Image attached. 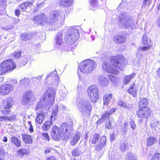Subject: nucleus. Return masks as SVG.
I'll return each instance as SVG.
<instances>
[{
	"label": "nucleus",
	"mask_w": 160,
	"mask_h": 160,
	"mask_svg": "<svg viewBox=\"0 0 160 160\" xmlns=\"http://www.w3.org/2000/svg\"><path fill=\"white\" fill-rule=\"evenodd\" d=\"M129 123L131 126V128L134 130L136 128V125L133 120L131 118L129 121Z\"/></svg>",
	"instance_id": "nucleus-47"
},
{
	"label": "nucleus",
	"mask_w": 160,
	"mask_h": 160,
	"mask_svg": "<svg viewBox=\"0 0 160 160\" xmlns=\"http://www.w3.org/2000/svg\"><path fill=\"white\" fill-rule=\"evenodd\" d=\"M81 151L79 148H76L74 149L72 151V155L75 157L79 156L81 153Z\"/></svg>",
	"instance_id": "nucleus-41"
},
{
	"label": "nucleus",
	"mask_w": 160,
	"mask_h": 160,
	"mask_svg": "<svg viewBox=\"0 0 160 160\" xmlns=\"http://www.w3.org/2000/svg\"><path fill=\"white\" fill-rule=\"evenodd\" d=\"M113 40L115 42L121 44L125 42L126 40V38L123 35L118 34L113 37Z\"/></svg>",
	"instance_id": "nucleus-17"
},
{
	"label": "nucleus",
	"mask_w": 160,
	"mask_h": 160,
	"mask_svg": "<svg viewBox=\"0 0 160 160\" xmlns=\"http://www.w3.org/2000/svg\"><path fill=\"white\" fill-rule=\"evenodd\" d=\"M120 148L122 152H124L128 149V144L125 142H122L120 145Z\"/></svg>",
	"instance_id": "nucleus-39"
},
{
	"label": "nucleus",
	"mask_w": 160,
	"mask_h": 160,
	"mask_svg": "<svg viewBox=\"0 0 160 160\" xmlns=\"http://www.w3.org/2000/svg\"><path fill=\"white\" fill-rule=\"evenodd\" d=\"M98 80L101 85L103 87L106 86L109 82V81L108 79L102 75L99 76Z\"/></svg>",
	"instance_id": "nucleus-23"
},
{
	"label": "nucleus",
	"mask_w": 160,
	"mask_h": 160,
	"mask_svg": "<svg viewBox=\"0 0 160 160\" xmlns=\"http://www.w3.org/2000/svg\"><path fill=\"white\" fill-rule=\"evenodd\" d=\"M137 113L139 118H147L151 114L150 110L148 108H139Z\"/></svg>",
	"instance_id": "nucleus-11"
},
{
	"label": "nucleus",
	"mask_w": 160,
	"mask_h": 160,
	"mask_svg": "<svg viewBox=\"0 0 160 160\" xmlns=\"http://www.w3.org/2000/svg\"><path fill=\"white\" fill-rule=\"evenodd\" d=\"M10 110H5L2 111V114L4 116L9 115L10 114Z\"/></svg>",
	"instance_id": "nucleus-52"
},
{
	"label": "nucleus",
	"mask_w": 160,
	"mask_h": 160,
	"mask_svg": "<svg viewBox=\"0 0 160 160\" xmlns=\"http://www.w3.org/2000/svg\"><path fill=\"white\" fill-rule=\"evenodd\" d=\"M115 123L114 122V120L112 119L110 120V121L107 122L105 124V128L108 129H110L112 126Z\"/></svg>",
	"instance_id": "nucleus-38"
},
{
	"label": "nucleus",
	"mask_w": 160,
	"mask_h": 160,
	"mask_svg": "<svg viewBox=\"0 0 160 160\" xmlns=\"http://www.w3.org/2000/svg\"><path fill=\"white\" fill-rule=\"evenodd\" d=\"M111 63L113 68L111 67L109 64L107 62L102 63V68L103 71L109 73L118 75L119 72L116 68L121 71L123 70V67L126 65V60L123 57L119 56L112 57L111 59Z\"/></svg>",
	"instance_id": "nucleus-1"
},
{
	"label": "nucleus",
	"mask_w": 160,
	"mask_h": 160,
	"mask_svg": "<svg viewBox=\"0 0 160 160\" xmlns=\"http://www.w3.org/2000/svg\"><path fill=\"white\" fill-rule=\"evenodd\" d=\"M72 122L70 124V123L67 122L63 123L60 129L61 130V132H63V133H67L69 132H71V129L72 127Z\"/></svg>",
	"instance_id": "nucleus-15"
},
{
	"label": "nucleus",
	"mask_w": 160,
	"mask_h": 160,
	"mask_svg": "<svg viewBox=\"0 0 160 160\" xmlns=\"http://www.w3.org/2000/svg\"><path fill=\"white\" fill-rule=\"evenodd\" d=\"M157 141L156 138L153 137H150L148 138L147 140V145L148 146L152 145Z\"/></svg>",
	"instance_id": "nucleus-32"
},
{
	"label": "nucleus",
	"mask_w": 160,
	"mask_h": 160,
	"mask_svg": "<svg viewBox=\"0 0 160 160\" xmlns=\"http://www.w3.org/2000/svg\"><path fill=\"white\" fill-rule=\"evenodd\" d=\"M107 141L106 138L105 136H103L101 138L100 143L99 144L96 146L97 150H100L105 146Z\"/></svg>",
	"instance_id": "nucleus-18"
},
{
	"label": "nucleus",
	"mask_w": 160,
	"mask_h": 160,
	"mask_svg": "<svg viewBox=\"0 0 160 160\" xmlns=\"http://www.w3.org/2000/svg\"><path fill=\"white\" fill-rule=\"evenodd\" d=\"M56 94L55 91L52 89H50L48 90L46 93V96L45 98H42L38 103L36 107V110L38 112V115L36 118V121L39 124H42L44 120L45 116L44 112L43 111L41 112H38V110L40 108L42 105V101L45 100L48 101L50 103L53 102L55 99V96Z\"/></svg>",
	"instance_id": "nucleus-2"
},
{
	"label": "nucleus",
	"mask_w": 160,
	"mask_h": 160,
	"mask_svg": "<svg viewBox=\"0 0 160 160\" xmlns=\"http://www.w3.org/2000/svg\"><path fill=\"white\" fill-rule=\"evenodd\" d=\"M73 0H61L60 4L64 7H68L72 5Z\"/></svg>",
	"instance_id": "nucleus-25"
},
{
	"label": "nucleus",
	"mask_w": 160,
	"mask_h": 160,
	"mask_svg": "<svg viewBox=\"0 0 160 160\" xmlns=\"http://www.w3.org/2000/svg\"><path fill=\"white\" fill-rule=\"evenodd\" d=\"M29 4L30 2H25L22 4L20 6L21 8L24 11L26 8L29 6Z\"/></svg>",
	"instance_id": "nucleus-45"
},
{
	"label": "nucleus",
	"mask_w": 160,
	"mask_h": 160,
	"mask_svg": "<svg viewBox=\"0 0 160 160\" xmlns=\"http://www.w3.org/2000/svg\"><path fill=\"white\" fill-rule=\"evenodd\" d=\"M110 115V114L108 112H105L102 114V117L105 120Z\"/></svg>",
	"instance_id": "nucleus-49"
},
{
	"label": "nucleus",
	"mask_w": 160,
	"mask_h": 160,
	"mask_svg": "<svg viewBox=\"0 0 160 160\" xmlns=\"http://www.w3.org/2000/svg\"><path fill=\"white\" fill-rule=\"evenodd\" d=\"M2 101L4 108H9L12 107V98H8L6 100L3 99L2 100Z\"/></svg>",
	"instance_id": "nucleus-20"
},
{
	"label": "nucleus",
	"mask_w": 160,
	"mask_h": 160,
	"mask_svg": "<svg viewBox=\"0 0 160 160\" xmlns=\"http://www.w3.org/2000/svg\"><path fill=\"white\" fill-rule=\"evenodd\" d=\"M76 104L82 116H87L90 115L92 107L88 100L82 98H78Z\"/></svg>",
	"instance_id": "nucleus-3"
},
{
	"label": "nucleus",
	"mask_w": 160,
	"mask_h": 160,
	"mask_svg": "<svg viewBox=\"0 0 160 160\" xmlns=\"http://www.w3.org/2000/svg\"><path fill=\"white\" fill-rule=\"evenodd\" d=\"M68 94L67 91H65L61 92V96L62 98L61 99H63L64 97H66Z\"/></svg>",
	"instance_id": "nucleus-53"
},
{
	"label": "nucleus",
	"mask_w": 160,
	"mask_h": 160,
	"mask_svg": "<svg viewBox=\"0 0 160 160\" xmlns=\"http://www.w3.org/2000/svg\"><path fill=\"white\" fill-rule=\"evenodd\" d=\"M136 159L137 158L134 154L129 152L127 155L126 160H136Z\"/></svg>",
	"instance_id": "nucleus-34"
},
{
	"label": "nucleus",
	"mask_w": 160,
	"mask_h": 160,
	"mask_svg": "<svg viewBox=\"0 0 160 160\" xmlns=\"http://www.w3.org/2000/svg\"><path fill=\"white\" fill-rule=\"evenodd\" d=\"M16 118L15 115H12L9 117L0 116V122L6 121L11 122L15 120Z\"/></svg>",
	"instance_id": "nucleus-24"
},
{
	"label": "nucleus",
	"mask_w": 160,
	"mask_h": 160,
	"mask_svg": "<svg viewBox=\"0 0 160 160\" xmlns=\"http://www.w3.org/2000/svg\"><path fill=\"white\" fill-rule=\"evenodd\" d=\"M89 2L91 6L92 7V10H94L95 8L98 7L97 0H89Z\"/></svg>",
	"instance_id": "nucleus-37"
},
{
	"label": "nucleus",
	"mask_w": 160,
	"mask_h": 160,
	"mask_svg": "<svg viewBox=\"0 0 160 160\" xmlns=\"http://www.w3.org/2000/svg\"><path fill=\"white\" fill-rule=\"evenodd\" d=\"M42 75H40L37 78H33V81H37V82H40L42 80Z\"/></svg>",
	"instance_id": "nucleus-50"
},
{
	"label": "nucleus",
	"mask_w": 160,
	"mask_h": 160,
	"mask_svg": "<svg viewBox=\"0 0 160 160\" xmlns=\"http://www.w3.org/2000/svg\"><path fill=\"white\" fill-rule=\"evenodd\" d=\"M110 139L112 142L114 141L115 138L113 135H112L110 136Z\"/></svg>",
	"instance_id": "nucleus-63"
},
{
	"label": "nucleus",
	"mask_w": 160,
	"mask_h": 160,
	"mask_svg": "<svg viewBox=\"0 0 160 160\" xmlns=\"http://www.w3.org/2000/svg\"><path fill=\"white\" fill-rule=\"evenodd\" d=\"M108 77L110 80L113 83L117 81V78L116 76L111 75H108Z\"/></svg>",
	"instance_id": "nucleus-46"
},
{
	"label": "nucleus",
	"mask_w": 160,
	"mask_h": 160,
	"mask_svg": "<svg viewBox=\"0 0 160 160\" xmlns=\"http://www.w3.org/2000/svg\"><path fill=\"white\" fill-rule=\"evenodd\" d=\"M116 111V109L115 108H111L110 110L108 112L110 114V115L112 114V113L115 112Z\"/></svg>",
	"instance_id": "nucleus-58"
},
{
	"label": "nucleus",
	"mask_w": 160,
	"mask_h": 160,
	"mask_svg": "<svg viewBox=\"0 0 160 160\" xmlns=\"http://www.w3.org/2000/svg\"><path fill=\"white\" fill-rule=\"evenodd\" d=\"M65 15L60 11L54 10L52 11L48 18V24L52 26L58 25L59 21H63Z\"/></svg>",
	"instance_id": "nucleus-5"
},
{
	"label": "nucleus",
	"mask_w": 160,
	"mask_h": 160,
	"mask_svg": "<svg viewBox=\"0 0 160 160\" xmlns=\"http://www.w3.org/2000/svg\"><path fill=\"white\" fill-rule=\"evenodd\" d=\"M58 111V106H56L53 109L50 120L46 121L42 125V128L43 131H47L50 129L53 122L55 121L57 118Z\"/></svg>",
	"instance_id": "nucleus-8"
},
{
	"label": "nucleus",
	"mask_w": 160,
	"mask_h": 160,
	"mask_svg": "<svg viewBox=\"0 0 160 160\" xmlns=\"http://www.w3.org/2000/svg\"><path fill=\"white\" fill-rule=\"evenodd\" d=\"M83 86H82L79 83L78 84V90L79 91H81L82 89H83Z\"/></svg>",
	"instance_id": "nucleus-60"
},
{
	"label": "nucleus",
	"mask_w": 160,
	"mask_h": 160,
	"mask_svg": "<svg viewBox=\"0 0 160 160\" xmlns=\"http://www.w3.org/2000/svg\"><path fill=\"white\" fill-rule=\"evenodd\" d=\"M151 40L150 38H148L145 35L143 36L142 42L144 45L151 44Z\"/></svg>",
	"instance_id": "nucleus-33"
},
{
	"label": "nucleus",
	"mask_w": 160,
	"mask_h": 160,
	"mask_svg": "<svg viewBox=\"0 0 160 160\" xmlns=\"http://www.w3.org/2000/svg\"><path fill=\"white\" fill-rule=\"evenodd\" d=\"M14 89L13 86L11 84H4L0 87V94L2 95L8 94Z\"/></svg>",
	"instance_id": "nucleus-12"
},
{
	"label": "nucleus",
	"mask_w": 160,
	"mask_h": 160,
	"mask_svg": "<svg viewBox=\"0 0 160 160\" xmlns=\"http://www.w3.org/2000/svg\"><path fill=\"white\" fill-rule=\"evenodd\" d=\"M63 33L62 32H59L56 35V37L55 38L56 43L57 46H58L59 48H60V45L63 43V41L62 38Z\"/></svg>",
	"instance_id": "nucleus-19"
},
{
	"label": "nucleus",
	"mask_w": 160,
	"mask_h": 160,
	"mask_svg": "<svg viewBox=\"0 0 160 160\" xmlns=\"http://www.w3.org/2000/svg\"><path fill=\"white\" fill-rule=\"evenodd\" d=\"M154 158L157 160H160V154L158 153L155 154Z\"/></svg>",
	"instance_id": "nucleus-55"
},
{
	"label": "nucleus",
	"mask_w": 160,
	"mask_h": 160,
	"mask_svg": "<svg viewBox=\"0 0 160 160\" xmlns=\"http://www.w3.org/2000/svg\"><path fill=\"white\" fill-rule=\"evenodd\" d=\"M20 13V10L18 9L16 10L15 11V15L17 16H18Z\"/></svg>",
	"instance_id": "nucleus-62"
},
{
	"label": "nucleus",
	"mask_w": 160,
	"mask_h": 160,
	"mask_svg": "<svg viewBox=\"0 0 160 160\" xmlns=\"http://www.w3.org/2000/svg\"><path fill=\"white\" fill-rule=\"evenodd\" d=\"M21 37L22 40L26 41L31 38V35L27 33H22L21 34Z\"/></svg>",
	"instance_id": "nucleus-40"
},
{
	"label": "nucleus",
	"mask_w": 160,
	"mask_h": 160,
	"mask_svg": "<svg viewBox=\"0 0 160 160\" xmlns=\"http://www.w3.org/2000/svg\"><path fill=\"white\" fill-rule=\"evenodd\" d=\"M21 51L16 52L14 55V57L16 58H19L21 55Z\"/></svg>",
	"instance_id": "nucleus-56"
},
{
	"label": "nucleus",
	"mask_w": 160,
	"mask_h": 160,
	"mask_svg": "<svg viewBox=\"0 0 160 160\" xmlns=\"http://www.w3.org/2000/svg\"><path fill=\"white\" fill-rule=\"evenodd\" d=\"M105 121L104 119H103L102 117L101 118L99 119L98 121L97 122V124L98 125H99L100 124L103 123V122Z\"/></svg>",
	"instance_id": "nucleus-57"
},
{
	"label": "nucleus",
	"mask_w": 160,
	"mask_h": 160,
	"mask_svg": "<svg viewBox=\"0 0 160 160\" xmlns=\"http://www.w3.org/2000/svg\"><path fill=\"white\" fill-rule=\"evenodd\" d=\"M128 126V125L127 123H125L124 124V128L122 130V132L123 133H125L127 132Z\"/></svg>",
	"instance_id": "nucleus-54"
},
{
	"label": "nucleus",
	"mask_w": 160,
	"mask_h": 160,
	"mask_svg": "<svg viewBox=\"0 0 160 160\" xmlns=\"http://www.w3.org/2000/svg\"><path fill=\"white\" fill-rule=\"evenodd\" d=\"M135 76V74H132L129 75H127L124 77V83L127 85L133 78Z\"/></svg>",
	"instance_id": "nucleus-31"
},
{
	"label": "nucleus",
	"mask_w": 160,
	"mask_h": 160,
	"mask_svg": "<svg viewBox=\"0 0 160 160\" xmlns=\"http://www.w3.org/2000/svg\"><path fill=\"white\" fill-rule=\"evenodd\" d=\"M32 96L31 92L28 91L26 92L23 95L22 101V104L24 105L27 104L29 102Z\"/></svg>",
	"instance_id": "nucleus-16"
},
{
	"label": "nucleus",
	"mask_w": 160,
	"mask_h": 160,
	"mask_svg": "<svg viewBox=\"0 0 160 160\" xmlns=\"http://www.w3.org/2000/svg\"><path fill=\"white\" fill-rule=\"evenodd\" d=\"M112 98V94L106 93L103 97V104L104 105H108L109 102L111 100Z\"/></svg>",
	"instance_id": "nucleus-27"
},
{
	"label": "nucleus",
	"mask_w": 160,
	"mask_h": 160,
	"mask_svg": "<svg viewBox=\"0 0 160 160\" xmlns=\"http://www.w3.org/2000/svg\"><path fill=\"white\" fill-rule=\"evenodd\" d=\"M81 136L80 133L79 132L77 133L74 135L71 140L70 144L72 146H74L78 142Z\"/></svg>",
	"instance_id": "nucleus-22"
},
{
	"label": "nucleus",
	"mask_w": 160,
	"mask_h": 160,
	"mask_svg": "<svg viewBox=\"0 0 160 160\" xmlns=\"http://www.w3.org/2000/svg\"><path fill=\"white\" fill-rule=\"evenodd\" d=\"M29 82V80L28 78H25L21 80L19 82V84L21 86H25L28 84Z\"/></svg>",
	"instance_id": "nucleus-35"
},
{
	"label": "nucleus",
	"mask_w": 160,
	"mask_h": 160,
	"mask_svg": "<svg viewBox=\"0 0 160 160\" xmlns=\"http://www.w3.org/2000/svg\"><path fill=\"white\" fill-rule=\"evenodd\" d=\"M7 153L4 151V149L0 147V156L3 157L6 156Z\"/></svg>",
	"instance_id": "nucleus-48"
},
{
	"label": "nucleus",
	"mask_w": 160,
	"mask_h": 160,
	"mask_svg": "<svg viewBox=\"0 0 160 160\" xmlns=\"http://www.w3.org/2000/svg\"><path fill=\"white\" fill-rule=\"evenodd\" d=\"M128 91V93L132 94L133 97L137 96V89L134 84L130 86Z\"/></svg>",
	"instance_id": "nucleus-26"
},
{
	"label": "nucleus",
	"mask_w": 160,
	"mask_h": 160,
	"mask_svg": "<svg viewBox=\"0 0 160 160\" xmlns=\"http://www.w3.org/2000/svg\"><path fill=\"white\" fill-rule=\"evenodd\" d=\"M148 100L145 98L140 99V102H139V108H148Z\"/></svg>",
	"instance_id": "nucleus-28"
},
{
	"label": "nucleus",
	"mask_w": 160,
	"mask_h": 160,
	"mask_svg": "<svg viewBox=\"0 0 160 160\" xmlns=\"http://www.w3.org/2000/svg\"><path fill=\"white\" fill-rule=\"evenodd\" d=\"M57 71H55L53 72H52L50 74L47 75V77L48 78L49 77H54V78H56V79H57L58 80L59 79V77L58 75H57Z\"/></svg>",
	"instance_id": "nucleus-43"
},
{
	"label": "nucleus",
	"mask_w": 160,
	"mask_h": 160,
	"mask_svg": "<svg viewBox=\"0 0 160 160\" xmlns=\"http://www.w3.org/2000/svg\"><path fill=\"white\" fill-rule=\"evenodd\" d=\"M22 139L25 143L30 144L32 143V138L30 135L27 134H22Z\"/></svg>",
	"instance_id": "nucleus-21"
},
{
	"label": "nucleus",
	"mask_w": 160,
	"mask_h": 160,
	"mask_svg": "<svg viewBox=\"0 0 160 160\" xmlns=\"http://www.w3.org/2000/svg\"><path fill=\"white\" fill-rule=\"evenodd\" d=\"M96 67V63L93 60L88 59L83 61L79 66L80 71L84 73L90 72Z\"/></svg>",
	"instance_id": "nucleus-7"
},
{
	"label": "nucleus",
	"mask_w": 160,
	"mask_h": 160,
	"mask_svg": "<svg viewBox=\"0 0 160 160\" xmlns=\"http://www.w3.org/2000/svg\"><path fill=\"white\" fill-rule=\"evenodd\" d=\"M11 142L16 147H19L20 146L21 142L20 140L17 137L13 136L11 138Z\"/></svg>",
	"instance_id": "nucleus-29"
},
{
	"label": "nucleus",
	"mask_w": 160,
	"mask_h": 160,
	"mask_svg": "<svg viewBox=\"0 0 160 160\" xmlns=\"http://www.w3.org/2000/svg\"><path fill=\"white\" fill-rule=\"evenodd\" d=\"M152 46V44H148L147 46L140 47L138 48V50L139 51H146L148 49H149Z\"/></svg>",
	"instance_id": "nucleus-42"
},
{
	"label": "nucleus",
	"mask_w": 160,
	"mask_h": 160,
	"mask_svg": "<svg viewBox=\"0 0 160 160\" xmlns=\"http://www.w3.org/2000/svg\"><path fill=\"white\" fill-rule=\"evenodd\" d=\"M100 136L97 133H95L92 139L91 142L93 144H96L100 139Z\"/></svg>",
	"instance_id": "nucleus-36"
},
{
	"label": "nucleus",
	"mask_w": 160,
	"mask_h": 160,
	"mask_svg": "<svg viewBox=\"0 0 160 160\" xmlns=\"http://www.w3.org/2000/svg\"><path fill=\"white\" fill-rule=\"evenodd\" d=\"M33 21L37 24H42L44 23H48V18L44 14L42 13L36 16L33 18Z\"/></svg>",
	"instance_id": "nucleus-13"
},
{
	"label": "nucleus",
	"mask_w": 160,
	"mask_h": 160,
	"mask_svg": "<svg viewBox=\"0 0 160 160\" xmlns=\"http://www.w3.org/2000/svg\"><path fill=\"white\" fill-rule=\"evenodd\" d=\"M17 81L14 79L11 80L10 81V84L11 85L12 84L13 85H15L17 83Z\"/></svg>",
	"instance_id": "nucleus-59"
},
{
	"label": "nucleus",
	"mask_w": 160,
	"mask_h": 160,
	"mask_svg": "<svg viewBox=\"0 0 160 160\" xmlns=\"http://www.w3.org/2000/svg\"><path fill=\"white\" fill-rule=\"evenodd\" d=\"M119 24L122 28L132 29L136 28L137 25L136 20L126 13L123 14L120 17Z\"/></svg>",
	"instance_id": "nucleus-4"
},
{
	"label": "nucleus",
	"mask_w": 160,
	"mask_h": 160,
	"mask_svg": "<svg viewBox=\"0 0 160 160\" xmlns=\"http://www.w3.org/2000/svg\"><path fill=\"white\" fill-rule=\"evenodd\" d=\"M51 135L52 138L55 140H58L61 136V130L56 125H54L52 128Z\"/></svg>",
	"instance_id": "nucleus-14"
},
{
	"label": "nucleus",
	"mask_w": 160,
	"mask_h": 160,
	"mask_svg": "<svg viewBox=\"0 0 160 160\" xmlns=\"http://www.w3.org/2000/svg\"><path fill=\"white\" fill-rule=\"evenodd\" d=\"M79 31L77 29L72 28L68 29L65 34V42L68 45H72L79 38Z\"/></svg>",
	"instance_id": "nucleus-6"
},
{
	"label": "nucleus",
	"mask_w": 160,
	"mask_h": 160,
	"mask_svg": "<svg viewBox=\"0 0 160 160\" xmlns=\"http://www.w3.org/2000/svg\"><path fill=\"white\" fill-rule=\"evenodd\" d=\"M42 134L45 140H46L48 141H49V137L47 133H42Z\"/></svg>",
	"instance_id": "nucleus-51"
},
{
	"label": "nucleus",
	"mask_w": 160,
	"mask_h": 160,
	"mask_svg": "<svg viewBox=\"0 0 160 160\" xmlns=\"http://www.w3.org/2000/svg\"><path fill=\"white\" fill-rule=\"evenodd\" d=\"M118 104L119 106L122 108H126L128 107L127 104L126 103L123 102L121 100H119L118 102Z\"/></svg>",
	"instance_id": "nucleus-44"
},
{
	"label": "nucleus",
	"mask_w": 160,
	"mask_h": 160,
	"mask_svg": "<svg viewBox=\"0 0 160 160\" xmlns=\"http://www.w3.org/2000/svg\"><path fill=\"white\" fill-rule=\"evenodd\" d=\"M28 150L25 149H21L17 151V155L19 157H22L28 154Z\"/></svg>",
	"instance_id": "nucleus-30"
},
{
	"label": "nucleus",
	"mask_w": 160,
	"mask_h": 160,
	"mask_svg": "<svg viewBox=\"0 0 160 160\" xmlns=\"http://www.w3.org/2000/svg\"><path fill=\"white\" fill-rule=\"evenodd\" d=\"M47 160H57L55 158L52 157H51L50 158H48L47 159Z\"/></svg>",
	"instance_id": "nucleus-64"
},
{
	"label": "nucleus",
	"mask_w": 160,
	"mask_h": 160,
	"mask_svg": "<svg viewBox=\"0 0 160 160\" xmlns=\"http://www.w3.org/2000/svg\"><path fill=\"white\" fill-rule=\"evenodd\" d=\"M16 67L12 60L4 61L0 64V75L3 74L8 71L12 70Z\"/></svg>",
	"instance_id": "nucleus-10"
},
{
	"label": "nucleus",
	"mask_w": 160,
	"mask_h": 160,
	"mask_svg": "<svg viewBox=\"0 0 160 160\" xmlns=\"http://www.w3.org/2000/svg\"><path fill=\"white\" fill-rule=\"evenodd\" d=\"M59 107L60 108H61V109L62 110H65L66 109V106H64L62 104H60L59 105Z\"/></svg>",
	"instance_id": "nucleus-61"
},
{
	"label": "nucleus",
	"mask_w": 160,
	"mask_h": 160,
	"mask_svg": "<svg viewBox=\"0 0 160 160\" xmlns=\"http://www.w3.org/2000/svg\"><path fill=\"white\" fill-rule=\"evenodd\" d=\"M89 98L93 103L97 102L99 99V91L98 88L95 85H91L87 89Z\"/></svg>",
	"instance_id": "nucleus-9"
}]
</instances>
